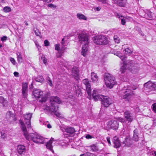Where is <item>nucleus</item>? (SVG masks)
Here are the masks:
<instances>
[{
  "label": "nucleus",
  "instance_id": "obj_11",
  "mask_svg": "<svg viewBox=\"0 0 156 156\" xmlns=\"http://www.w3.org/2000/svg\"><path fill=\"white\" fill-rule=\"evenodd\" d=\"M79 69L78 67L74 66L72 69V73L73 77L76 80L79 79Z\"/></svg>",
  "mask_w": 156,
  "mask_h": 156
},
{
  "label": "nucleus",
  "instance_id": "obj_22",
  "mask_svg": "<svg viewBox=\"0 0 156 156\" xmlns=\"http://www.w3.org/2000/svg\"><path fill=\"white\" fill-rule=\"evenodd\" d=\"M84 44L83 46L82 51L81 52L82 55L85 56L86 54V52L88 49V45L89 43H84Z\"/></svg>",
  "mask_w": 156,
  "mask_h": 156
},
{
  "label": "nucleus",
  "instance_id": "obj_8",
  "mask_svg": "<svg viewBox=\"0 0 156 156\" xmlns=\"http://www.w3.org/2000/svg\"><path fill=\"white\" fill-rule=\"evenodd\" d=\"M32 113H28L24 115V119L25 120V122L27 125V127L28 129L31 128L30 120L32 117Z\"/></svg>",
  "mask_w": 156,
  "mask_h": 156
},
{
  "label": "nucleus",
  "instance_id": "obj_33",
  "mask_svg": "<svg viewBox=\"0 0 156 156\" xmlns=\"http://www.w3.org/2000/svg\"><path fill=\"white\" fill-rule=\"evenodd\" d=\"M0 103L3 105V106H5L7 103V101L5 100L2 97H0Z\"/></svg>",
  "mask_w": 156,
  "mask_h": 156
},
{
  "label": "nucleus",
  "instance_id": "obj_24",
  "mask_svg": "<svg viewBox=\"0 0 156 156\" xmlns=\"http://www.w3.org/2000/svg\"><path fill=\"white\" fill-rule=\"evenodd\" d=\"M73 89L75 91V93L77 96L81 95V90L79 86L77 85H74Z\"/></svg>",
  "mask_w": 156,
  "mask_h": 156
},
{
  "label": "nucleus",
  "instance_id": "obj_1",
  "mask_svg": "<svg viewBox=\"0 0 156 156\" xmlns=\"http://www.w3.org/2000/svg\"><path fill=\"white\" fill-rule=\"evenodd\" d=\"M19 122L21 125V127L23 133L24 135L27 140H29L31 139L34 142L38 144L44 143V139L43 137L36 133L28 134L26 127L24 122L22 120H20Z\"/></svg>",
  "mask_w": 156,
  "mask_h": 156
},
{
  "label": "nucleus",
  "instance_id": "obj_45",
  "mask_svg": "<svg viewBox=\"0 0 156 156\" xmlns=\"http://www.w3.org/2000/svg\"><path fill=\"white\" fill-rule=\"evenodd\" d=\"M10 60L11 62L14 65L15 64L16 61L15 60L12 58L10 57Z\"/></svg>",
  "mask_w": 156,
  "mask_h": 156
},
{
  "label": "nucleus",
  "instance_id": "obj_42",
  "mask_svg": "<svg viewBox=\"0 0 156 156\" xmlns=\"http://www.w3.org/2000/svg\"><path fill=\"white\" fill-rule=\"evenodd\" d=\"M47 80L48 83L49 84V85L51 87L52 86L53 83L51 78L49 77H48L47 78Z\"/></svg>",
  "mask_w": 156,
  "mask_h": 156
},
{
  "label": "nucleus",
  "instance_id": "obj_60",
  "mask_svg": "<svg viewBox=\"0 0 156 156\" xmlns=\"http://www.w3.org/2000/svg\"><path fill=\"white\" fill-rule=\"evenodd\" d=\"M47 126L48 128H51L52 127L51 126L50 124H48L47 125Z\"/></svg>",
  "mask_w": 156,
  "mask_h": 156
},
{
  "label": "nucleus",
  "instance_id": "obj_55",
  "mask_svg": "<svg viewBox=\"0 0 156 156\" xmlns=\"http://www.w3.org/2000/svg\"><path fill=\"white\" fill-rule=\"evenodd\" d=\"M7 38V37L6 36H4L1 38V40L3 41H6Z\"/></svg>",
  "mask_w": 156,
  "mask_h": 156
},
{
  "label": "nucleus",
  "instance_id": "obj_59",
  "mask_svg": "<svg viewBox=\"0 0 156 156\" xmlns=\"http://www.w3.org/2000/svg\"><path fill=\"white\" fill-rule=\"evenodd\" d=\"M1 137L3 139H4V138L5 137V133H3V134L2 133L1 134Z\"/></svg>",
  "mask_w": 156,
  "mask_h": 156
},
{
  "label": "nucleus",
  "instance_id": "obj_39",
  "mask_svg": "<svg viewBox=\"0 0 156 156\" xmlns=\"http://www.w3.org/2000/svg\"><path fill=\"white\" fill-rule=\"evenodd\" d=\"M34 31L35 34L37 36H40L41 34L39 30L37 28H34Z\"/></svg>",
  "mask_w": 156,
  "mask_h": 156
},
{
  "label": "nucleus",
  "instance_id": "obj_21",
  "mask_svg": "<svg viewBox=\"0 0 156 156\" xmlns=\"http://www.w3.org/2000/svg\"><path fill=\"white\" fill-rule=\"evenodd\" d=\"M114 3L120 6L124 7L127 2V0H113Z\"/></svg>",
  "mask_w": 156,
  "mask_h": 156
},
{
  "label": "nucleus",
  "instance_id": "obj_18",
  "mask_svg": "<svg viewBox=\"0 0 156 156\" xmlns=\"http://www.w3.org/2000/svg\"><path fill=\"white\" fill-rule=\"evenodd\" d=\"M132 141L131 138L129 137H126L121 145L123 147L125 146L129 147L132 144Z\"/></svg>",
  "mask_w": 156,
  "mask_h": 156
},
{
  "label": "nucleus",
  "instance_id": "obj_28",
  "mask_svg": "<svg viewBox=\"0 0 156 156\" xmlns=\"http://www.w3.org/2000/svg\"><path fill=\"white\" fill-rule=\"evenodd\" d=\"M75 130L74 128L73 127H69V137H73L74 135Z\"/></svg>",
  "mask_w": 156,
  "mask_h": 156
},
{
  "label": "nucleus",
  "instance_id": "obj_32",
  "mask_svg": "<svg viewBox=\"0 0 156 156\" xmlns=\"http://www.w3.org/2000/svg\"><path fill=\"white\" fill-rule=\"evenodd\" d=\"M145 16L148 19H151L153 17L152 13L150 12H148L145 13Z\"/></svg>",
  "mask_w": 156,
  "mask_h": 156
},
{
  "label": "nucleus",
  "instance_id": "obj_44",
  "mask_svg": "<svg viewBox=\"0 0 156 156\" xmlns=\"http://www.w3.org/2000/svg\"><path fill=\"white\" fill-rule=\"evenodd\" d=\"M59 44H57L55 45V50L59 51H60V47Z\"/></svg>",
  "mask_w": 156,
  "mask_h": 156
},
{
  "label": "nucleus",
  "instance_id": "obj_37",
  "mask_svg": "<svg viewBox=\"0 0 156 156\" xmlns=\"http://www.w3.org/2000/svg\"><path fill=\"white\" fill-rule=\"evenodd\" d=\"M3 10L5 12H9L11 11V9L9 7L5 6L3 8Z\"/></svg>",
  "mask_w": 156,
  "mask_h": 156
},
{
  "label": "nucleus",
  "instance_id": "obj_56",
  "mask_svg": "<svg viewBox=\"0 0 156 156\" xmlns=\"http://www.w3.org/2000/svg\"><path fill=\"white\" fill-rule=\"evenodd\" d=\"M106 139H107V140L108 142V143L109 144V145H111V142L110 141L109 137H107L106 138Z\"/></svg>",
  "mask_w": 156,
  "mask_h": 156
},
{
  "label": "nucleus",
  "instance_id": "obj_9",
  "mask_svg": "<svg viewBox=\"0 0 156 156\" xmlns=\"http://www.w3.org/2000/svg\"><path fill=\"white\" fill-rule=\"evenodd\" d=\"M124 117L126 121L128 122H131L134 119L132 114L128 111H126L124 112Z\"/></svg>",
  "mask_w": 156,
  "mask_h": 156
},
{
  "label": "nucleus",
  "instance_id": "obj_31",
  "mask_svg": "<svg viewBox=\"0 0 156 156\" xmlns=\"http://www.w3.org/2000/svg\"><path fill=\"white\" fill-rule=\"evenodd\" d=\"M34 79L35 81L37 82L42 83L44 81V79L42 76H38Z\"/></svg>",
  "mask_w": 156,
  "mask_h": 156
},
{
  "label": "nucleus",
  "instance_id": "obj_40",
  "mask_svg": "<svg viewBox=\"0 0 156 156\" xmlns=\"http://www.w3.org/2000/svg\"><path fill=\"white\" fill-rule=\"evenodd\" d=\"M114 40L116 43H119V38L117 35H114Z\"/></svg>",
  "mask_w": 156,
  "mask_h": 156
},
{
  "label": "nucleus",
  "instance_id": "obj_41",
  "mask_svg": "<svg viewBox=\"0 0 156 156\" xmlns=\"http://www.w3.org/2000/svg\"><path fill=\"white\" fill-rule=\"evenodd\" d=\"M91 149L93 151H95L98 150L97 147L95 144H92L90 146Z\"/></svg>",
  "mask_w": 156,
  "mask_h": 156
},
{
  "label": "nucleus",
  "instance_id": "obj_5",
  "mask_svg": "<svg viewBox=\"0 0 156 156\" xmlns=\"http://www.w3.org/2000/svg\"><path fill=\"white\" fill-rule=\"evenodd\" d=\"M78 37L79 41L81 44L89 43L88 36L86 33L82 32L79 34Z\"/></svg>",
  "mask_w": 156,
  "mask_h": 156
},
{
  "label": "nucleus",
  "instance_id": "obj_14",
  "mask_svg": "<svg viewBox=\"0 0 156 156\" xmlns=\"http://www.w3.org/2000/svg\"><path fill=\"white\" fill-rule=\"evenodd\" d=\"M83 83L86 87V90L88 96H90L91 94V85L88 80L85 79L83 80Z\"/></svg>",
  "mask_w": 156,
  "mask_h": 156
},
{
  "label": "nucleus",
  "instance_id": "obj_15",
  "mask_svg": "<svg viewBox=\"0 0 156 156\" xmlns=\"http://www.w3.org/2000/svg\"><path fill=\"white\" fill-rule=\"evenodd\" d=\"M17 150L18 153L20 155L24 154L27 151L25 146L23 145H18Z\"/></svg>",
  "mask_w": 156,
  "mask_h": 156
},
{
  "label": "nucleus",
  "instance_id": "obj_63",
  "mask_svg": "<svg viewBox=\"0 0 156 156\" xmlns=\"http://www.w3.org/2000/svg\"><path fill=\"white\" fill-rule=\"evenodd\" d=\"M24 23L26 25H28V23H27V21H25L24 22Z\"/></svg>",
  "mask_w": 156,
  "mask_h": 156
},
{
  "label": "nucleus",
  "instance_id": "obj_48",
  "mask_svg": "<svg viewBox=\"0 0 156 156\" xmlns=\"http://www.w3.org/2000/svg\"><path fill=\"white\" fill-rule=\"evenodd\" d=\"M153 110L155 112H156V103H154L152 105Z\"/></svg>",
  "mask_w": 156,
  "mask_h": 156
},
{
  "label": "nucleus",
  "instance_id": "obj_4",
  "mask_svg": "<svg viewBox=\"0 0 156 156\" xmlns=\"http://www.w3.org/2000/svg\"><path fill=\"white\" fill-rule=\"evenodd\" d=\"M94 43L98 45H106L108 43L107 38L103 35L96 36L93 38Z\"/></svg>",
  "mask_w": 156,
  "mask_h": 156
},
{
  "label": "nucleus",
  "instance_id": "obj_46",
  "mask_svg": "<svg viewBox=\"0 0 156 156\" xmlns=\"http://www.w3.org/2000/svg\"><path fill=\"white\" fill-rule=\"evenodd\" d=\"M49 42L47 40H45L44 41V44L45 46H48L49 45Z\"/></svg>",
  "mask_w": 156,
  "mask_h": 156
},
{
  "label": "nucleus",
  "instance_id": "obj_51",
  "mask_svg": "<svg viewBox=\"0 0 156 156\" xmlns=\"http://www.w3.org/2000/svg\"><path fill=\"white\" fill-rule=\"evenodd\" d=\"M85 137L87 139H91L92 138H94L92 136L90 135V134L86 135Z\"/></svg>",
  "mask_w": 156,
  "mask_h": 156
},
{
  "label": "nucleus",
  "instance_id": "obj_13",
  "mask_svg": "<svg viewBox=\"0 0 156 156\" xmlns=\"http://www.w3.org/2000/svg\"><path fill=\"white\" fill-rule=\"evenodd\" d=\"M108 125L112 129L116 130L118 128L119 123L117 121L111 120L108 122Z\"/></svg>",
  "mask_w": 156,
  "mask_h": 156
},
{
  "label": "nucleus",
  "instance_id": "obj_23",
  "mask_svg": "<svg viewBox=\"0 0 156 156\" xmlns=\"http://www.w3.org/2000/svg\"><path fill=\"white\" fill-rule=\"evenodd\" d=\"M53 139L51 138L47 142L46 144L45 145L46 147L52 151L54 153V151L52 149V141Z\"/></svg>",
  "mask_w": 156,
  "mask_h": 156
},
{
  "label": "nucleus",
  "instance_id": "obj_10",
  "mask_svg": "<svg viewBox=\"0 0 156 156\" xmlns=\"http://www.w3.org/2000/svg\"><path fill=\"white\" fill-rule=\"evenodd\" d=\"M133 63V61L132 60L128 61L127 63H126L125 62H124L123 66H122L120 68V71L121 72V73H123L125 72V71L126 69L127 66H129L128 67H132V63Z\"/></svg>",
  "mask_w": 156,
  "mask_h": 156
},
{
  "label": "nucleus",
  "instance_id": "obj_50",
  "mask_svg": "<svg viewBox=\"0 0 156 156\" xmlns=\"http://www.w3.org/2000/svg\"><path fill=\"white\" fill-rule=\"evenodd\" d=\"M119 120L120 122H123V123H124V122H125L126 121L125 119H124V118H119Z\"/></svg>",
  "mask_w": 156,
  "mask_h": 156
},
{
  "label": "nucleus",
  "instance_id": "obj_57",
  "mask_svg": "<svg viewBox=\"0 0 156 156\" xmlns=\"http://www.w3.org/2000/svg\"><path fill=\"white\" fill-rule=\"evenodd\" d=\"M45 3H49L50 2L51 0H42Z\"/></svg>",
  "mask_w": 156,
  "mask_h": 156
},
{
  "label": "nucleus",
  "instance_id": "obj_52",
  "mask_svg": "<svg viewBox=\"0 0 156 156\" xmlns=\"http://www.w3.org/2000/svg\"><path fill=\"white\" fill-rule=\"evenodd\" d=\"M68 144H66L65 143L63 142L61 143V145L62 147L63 148H65L67 147V145H68Z\"/></svg>",
  "mask_w": 156,
  "mask_h": 156
},
{
  "label": "nucleus",
  "instance_id": "obj_58",
  "mask_svg": "<svg viewBox=\"0 0 156 156\" xmlns=\"http://www.w3.org/2000/svg\"><path fill=\"white\" fill-rule=\"evenodd\" d=\"M14 74L15 76L16 77H18L19 73L17 72H15L14 73Z\"/></svg>",
  "mask_w": 156,
  "mask_h": 156
},
{
  "label": "nucleus",
  "instance_id": "obj_30",
  "mask_svg": "<svg viewBox=\"0 0 156 156\" xmlns=\"http://www.w3.org/2000/svg\"><path fill=\"white\" fill-rule=\"evenodd\" d=\"M124 53L125 55H129L133 52V51L128 48H125L123 50Z\"/></svg>",
  "mask_w": 156,
  "mask_h": 156
},
{
  "label": "nucleus",
  "instance_id": "obj_6",
  "mask_svg": "<svg viewBox=\"0 0 156 156\" xmlns=\"http://www.w3.org/2000/svg\"><path fill=\"white\" fill-rule=\"evenodd\" d=\"M55 107L51 106L50 107L49 106H46V107L44 108V110H46L48 112H51L52 114H54L56 116L58 117H60V114L57 112L58 110V107L57 106H55Z\"/></svg>",
  "mask_w": 156,
  "mask_h": 156
},
{
  "label": "nucleus",
  "instance_id": "obj_17",
  "mask_svg": "<svg viewBox=\"0 0 156 156\" xmlns=\"http://www.w3.org/2000/svg\"><path fill=\"white\" fill-rule=\"evenodd\" d=\"M60 102L59 98L57 96L51 98V106L55 107V106H57L58 107L57 104H59Z\"/></svg>",
  "mask_w": 156,
  "mask_h": 156
},
{
  "label": "nucleus",
  "instance_id": "obj_54",
  "mask_svg": "<svg viewBox=\"0 0 156 156\" xmlns=\"http://www.w3.org/2000/svg\"><path fill=\"white\" fill-rule=\"evenodd\" d=\"M121 23L122 25H125L126 23L125 20L124 18L121 19Z\"/></svg>",
  "mask_w": 156,
  "mask_h": 156
},
{
  "label": "nucleus",
  "instance_id": "obj_2",
  "mask_svg": "<svg viewBox=\"0 0 156 156\" xmlns=\"http://www.w3.org/2000/svg\"><path fill=\"white\" fill-rule=\"evenodd\" d=\"M92 96L95 101H100L102 106L104 107L107 108L112 103V100L109 97L98 94L96 90H93Z\"/></svg>",
  "mask_w": 156,
  "mask_h": 156
},
{
  "label": "nucleus",
  "instance_id": "obj_20",
  "mask_svg": "<svg viewBox=\"0 0 156 156\" xmlns=\"http://www.w3.org/2000/svg\"><path fill=\"white\" fill-rule=\"evenodd\" d=\"M129 89H124V90H126V91H123L124 95H123V98L124 99L127 98H128L130 97L131 96L132 93V91L129 87Z\"/></svg>",
  "mask_w": 156,
  "mask_h": 156
},
{
  "label": "nucleus",
  "instance_id": "obj_3",
  "mask_svg": "<svg viewBox=\"0 0 156 156\" xmlns=\"http://www.w3.org/2000/svg\"><path fill=\"white\" fill-rule=\"evenodd\" d=\"M104 78L105 84L108 87L112 88L116 83L115 78L111 74L108 73L105 74Z\"/></svg>",
  "mask_w": 156,
  "mask_h": 156
},
{
  "label": "nucleus",
  "instance_id": "obj_47",
  "mask_svg": "<svg viewBox=\"0 0 156 156\" xmlns=\"http://www.w3.org/2000/svg\"><path fill=\"white\" fill-rule=\"evenodd\" d=\"M47 100V99L45 97H43L42 98L41 100H40V101L41 102V103H43V102H45Z\"/></svg>",
  "mask_w": 156,
  "mask_h": 156
},
{
  "label": "nucleus",
  "instance_id": "obj_36",
  "mask_svg": "<svg viewBox=\"0 0 156 156\" xmlns=\"http://www.w3.org/2000/svg\"><path fill=\"white\" fill-rule=\"evenodd\" d=\"M61 44L62 45V50H65L66 48L65 47L66 45V44L65 43V39L64 38H62V40Z\"/></svg>",
  "mask_w": 156,
  "mask_h": 156
},
{
  "label": "nucleus",
  "instance_id": "obj_62",
  "mask_svg": "<svg viewBox=\"0 0 156 156\" xmlns=\"http://www.w3.org/2000/svg\"><path fill=\"white\" fill-rule=\"evenodd\" d=\"M33 83H32L30 85V89H32L33 88Z\"/></svg>",
  "mask_w": 156,
  "mask_h": 156
},
{
  "label": "nucleus",
  "instance_id": "obj_7",
  "mask_svg": "<svg viewBox=\"0 0 156 156\" xmlns=\"http://www.w3.org/2000/svg\"><path fill=\"white\" fill-rule=\"evenodd\" d=\"M28 93V84L27 83L23 82L22 85V94L23 98H27Z\"/></svg>",
  "mask_w": 156,
  "mask_h": 156
},
{
  "label": "nucleus",
  "instance_id": "obj_19",
  "mask_svg": "<svg viewBox=\"0 0 156 156\" xmlns=\"http://www.w3.org/2000/svg\"><path fill=\"white\" fill-rule=\"evenodd\" d=\"M112 142L114 144V147L115 148H119L121 146V144L119 138L116 136L113 137Z\"/></svg>",
  "mask_w": 156,
  "mask_h": 156
},
{
  "label": "nucleus",
  "instance_id": "obj_26",
  "mask_svg": "<svg viewBox=\"0 0 156 156\" xmlns=\"http://www.w3.org/2000/svg\"><path fill=\"white\" fill-rule=\"evenodd\" d=\"M111 52L112 54L122 59V54L119 51H117L116 50L113 49L111 50Z\"/></svg>",
  "mask_w": 156,
  "mask_h": 156
},
{
  "label": "nucleus",
  "instance_id": "obj_35",
  "mask_svg": "<svg viewBox=\"0 0 156 156\" xmlns=\"http://www.w3.org/2000/svg\"><path fill=\"white\" fill-rule=\"evenodd\" d=\"M18 61L19 62L21 63L23 62V58L20 53L18 52L17 53Z\"/></svg>",
  "mask_w": 156,
  "mask_h": 156
},
{
  "label": "nucleus",
  "instance_id": "obj_64",
  "mask_svg": "<svg viewBox=\"0 0 156 156\" xmlns=\"http://www.w3.org/2000/svg\"><path fill=\"white\" fill-rule=\"evenodd\" d=\"M0 2H1L4 3L5 2V0H0Z\"/></svg>",
  "mask_w": 156,
  "mask_h": 156
},
{
  "label": "nucleus",
  "instance_id": "obj_27",
  "mask_svg": "<svg viewBox=\"0 0 156 156\" xmlns=\"http://www.w3.org/2000/svg\"><path fill=\"white\" fill-rule=\"evenodd\" d=\"M76 16L79 20H87V17L81 13H77L76 14Z\"/></svg>",
  "mask_w": 156,
  "mask_h": 156
},
{
  "label": "nucleus",
  "instance_id": "obj_38",
  "mask_svg": "<svg viewBox=\"0 0 156 156\" xmlns=\"http://www.w3.org/2000/svg\"><path fill=\"white\" fill-rule=\"evenodd\" d=\"M74 97L73 98H71L69 96V102H70V104L73 105L75 104V99Z\"/></svg>",
  "mask_w": 156,
  "mask_h": 156
},
{
  "label": "nucleus",
  "instance_id": "obj_61",
  "mask_svg": "<svg viewBox=\"0 0 156 156\" xmlns=\"http://www.w3.org/2000/svg\"><path fill=\"white\" fill-rule=\"evenodd\" d=\"M153 124L154 126H156V120H154Z\"/></svg>",
  "mask_w": 156,
  "mask_h": 156
},
{
  "label": "nucleus",
  "instance_id": "obj_53",
  "mask_svg": "<svg viewBox=\"0 0 156 156\" xmlns=\"http://www.w3.org/2000/svg\"><path fill=\"white\" fill-rule=\"evenodd\" d=\"M48 6V7L51 8H55L56 7V6L55 5H54L52 4H49Z\"/></svg>",
  "mask_w": 156,
  "mask_h": 156
},
{
  "label": "nucleus",
  "instance_id": "obj_34",
  "mask_svg": "<svg viewBox=\"0 0 156 156\" xmlns=\"http://www.w3.org/2000/svg\"><path fill=\"white\" fill-rule=\"evenodd\" d=\"M64 136L65 138H67L68 137V135L66 134V133H68V128H64L63 129H62Z\"/></svg>",
  "mask_w": 156,
  "mask_h": 156
},
{
  "label": "nucleus",
  "instance_id": "obj_29",
  "mask_svg": "<svg viewBox=\"0 0 156 156\" xmlns=\"http://www.w3.org/2000/svg\"><path fill=\"white\" fill-rule=\"evenodd\" d=\"M91 79L93 81H96L98 80V76L95 73L92 72L91 73Z\"/></svg>",
  "mask_w": 156,
  "mask_h": 156
},
{
  "label": "nucleus",
  "instance_id": "obj_43",
  "mask_svg": "<svg viewBox=\"0 0 156 156\" xmlns=\"http://www.w3.org/2000/svg\"><path fill=\"white\" fill-rule=\"evenodd\" d=\"M41 59L42 60L43 62L44 63V64H46L47 62V59L45 58V57L43 55H42L41 57Z\"/></svg>",
  "mask_w": 156,
  "mask_h": 156
},
{
  "label": "nucleus",
  "instance_id": "obj_16",
  "mask_svg": "<svg viewBox=\"0 0 156 156\" xmlns=\"http://www.w3.org/2000/svg\"><path fill=\"white\" fill-rule=\"evenodd\" d=\"M33 94L35 98L37 99L41 97L43 94V92L40 90L35 89L33 91Z\"/></svg>",
  "mask_w": 156,
  "mask_h": 156
},
{
  "label": "nucleus",
  "instance_id": "obj_49",
  "mask_svg": "<svg viewBox=\"0 0 156 156\" xmlns=\"http://www.w3.org/2000/svg\"><path fill=\"white\" fill-rule=\"evenodd\" d=\"M85 156H93V154L87 152L85 153Z\"/></svg>",
  "mask_w": 156,
  "mask_h": 156
},
{
  "label": "nucleus",
  "instance_id": "obj_12",
  "mask_svg": "<svg viewBox=\"0 0 156 156\" xmlns=\"http://www.w3.org/2000/svg\"><path fill=\"white\" fill-rule=\"evenodd\" d=\"M144 87L151 90H156V82L152 83L151 81H149L144 84Z\"/></svg>",
  "mask_w": 156,
  "mask_h": 156
},
{
  "label": "nucleus",
  "instance_id": "obj_25",
  "mask_svg": "<svg viewBox=\"0 0 156 156\" xmlns=\"http://www.w3.org/2000/svg\"><path fill=\"white\" fill-rule=\"evenodd\" d=\"M138 131L136 129L133 131V139L135 141H137L139 140L138 137Z\"/></svg>",
  "mask_w": 156,
  "mask_h": 156
}]
</instances>
